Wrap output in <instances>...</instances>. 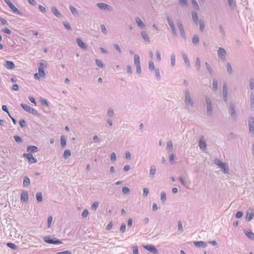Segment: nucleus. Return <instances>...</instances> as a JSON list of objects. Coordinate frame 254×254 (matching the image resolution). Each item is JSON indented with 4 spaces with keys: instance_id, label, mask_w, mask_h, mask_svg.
<instances>
[{
    "instance_id": "nucleus-1",
    "label": "nucleus",
    "mask_w": 254,
    "mask_h": 254,
    "mask_svg": "<svg viewBox=\"0 0 254 254\" xmlns=\"http://www.w3.org/2000/svg\"><path fill=\"white\" fill-rule=\"evenodd\" d=\"M185 94V108L187 110H191L194 106V102L192 100L189 89H186L184 91Z\"/></svg>"
},
{
    "instance_id": "nucleus-2",
    "label": "nucleus",
    "mask_w": 254,
    "mask_h": 254,
    "mask_svg": "<svg viewBox=\"0 0 254 254\" xmlns=\"http://www.w3.org/2000/svg\"><path fill=\"white\" fill-rule=\"evenodd\" d=\"M205 102L206 106L207 115L209 116H211L213 114L212 102L210 98L207 96L205 97Z\"/></svg>"
},
{
    "instance_id": "nucleus-3",
    "label": "nucleus",
    "mask_w": 254,
    "mask_h": 254,
    "mask_svg": "<svg viewBox=\"0 0 254 254\" xmlns=\"http://www.w3.org/2000/svg\"><path fill=\"white\" fill-rule=\"evenodd\" d=\"M20 106L26 112H28L30 114H31L33 115L38 116L39 113L38 112L35 110L34 108L31 107L30 106L25 104L24 103H21Z\"/></svg>"
},
{
    "instance_id": "nucleus-4",
    "label": "nucleus",
    "mask_w": 254,
    "mask_h": 254,
    "mask_svg": "<svg viewBox=\"0 0 254 254\" xmlns=\"http://www.w3.org/2000/svg\"><path fill=\"white\" fill-rule=\"evenodd\" d=\"M43 240L45 242L48 244L56 245L62 244V242L60 240L57 239L56 238H52L50 236L44 237L43 238Z\"/></svg>"
},
{
    "instance_id": "nucleus-5",
    "label": "nucleus",
    "mask_w": 254,
    "mask_h": 254,
    "mask_svg": "<svg viewBox=\"0 0 254 254\" xmlns=\"http://www.w3.org/2000/svg\"><path fill=\"white\" fill-rule=\"evenodd\" d=\"M4 2L7 4L11 10L15 13L21 15H22V13L9 0H3Z\"/></svg>"
},
{
    "instance_id": "nucleus-6",
    "label": "nucleus",
    "mask_w": 254,
    "mask_h": 254,
    "mask_svg": "<svg viewBox=\"0 0 254 254\" xmlns=\"http://www.w3.org/2000/svg\"><path fill=\"white\" fill-rule=\"evenodd\" d=\"M166 19H167L168 23L169 25L170 26V28L171 29L173 35L174 36L176 37L177 35V32H176V28H175V25H174V23L173 22V21L170 18L169 16H167L166 17Z\"/></svg>"
},
{
    "instance_id": "nucleus-7",
    "label": "nucleus",
    "mask_w": 254,
    "mask_h": 254,
    "mask_svg": "<svg viewBox=\"0 0 254 254\" xmlns=\"http://www.w3.org/2000/svg\"><path fill=\"white\" fill-rule=\"evenodd\" d=\"M23 156L28 160V161L30 164L36 163L37 162L36 159L33 156L31 153H24Z\"/></svg>"
},
{
    "instance_id": "nucleus-8",
    "label": "nucleus",
    "mask_w": 254,
    "mask_h": 254,
    "mask_svg": "<svg viewBox=\"0 0 254 254\" xmlns=\"http://www.w3.org/2000/svg\"><path fill=\"white\" fill-rule=\"evenodd\" d=\"M248 126L250 132H254V117H251L248 120Z\"/></svg>"
},
{
    "instance_id": "nucleus-9",
    "label": "nucleus",
    "mask_w": 254,
    "mask_h": 254,
    "mask_svg": "<svg viewBox=\"0 0 254 254\" xmlns=\"http://www.w3.org/2000/svg\"><path fill=\"white\" fill-rule=\"evenodd\" d=\"M144 248L146 250H148V251H149L151 253H152L153 254H158V251L157 249L155 247V246H154L152 245H151V244L147 245L146 246H144Z\"/></svg>"
},
{
    "instance_id": "nucleus-10",
    "label": "nucleus",
    "mask_w": 254,
    "mask_h": 254,
    "mask_svg": "<svg viewBox=\"0 0 254 254\" xmlns=\"http://www.w3.org/2000/svg\"><path fill=\"white\" fill-rule=\"evenodd\" d=\"M226 52L224 49L220 47L218 50V56L222 60H225L226 57Z\"/></svg>"
},
{
    "instance_id": "nucleus-11",
    "label": "nucleus",
    "mask_w": 254,
    "mask_h": 254,
    "mask_svg": "<svg viewBox=\"0 0 254 254\" xmlns=\"http://www.w3.org/2000/svg\"><path fill=\"white\" fill-rule=\"evenodd\" d=\"M177 25L180 32L181 35L184 38H186V33L184 30V28L183 27V24L181 23L180 20H177Z\"/></svg>"
},
{
    "instance_id": "nucleus-12",
    "label": "nucleus",
    "mask_w": 254,
    "mask_h": 254,
    "mask_svg": "<svg viewBox=\"0 0 254 254\" xmlns=\"http://www.w3.org/2000/svg\"><path fill=\"white\" fill-rule=\"evenodd\" d=\"M46 67V65H45L44 63H41L40 64V66L38 67V73L41 77H44L45 75L44 69Z\"/></svg>"
},
{
    "instance_id": "nucleus-13",
    "label": "nucleus",
    "mask_w": 254,
    "mask_h": 254,
    "mask_svg": "<svg viewBox=\"0 0 254 254\" xmlns=\"http://www.w3.org/2000/svg\"><path fill=\"white\" fill-rule=\"evenodd\" d=\"M97 5L101 9L108 10L109 11L112 10L111 6L105 3H98Z\"/></svg>"
},
{
    "instance_id": "nucleus-14",
    "label": "nucleus",
    "mask_w": 254,
    "mask_h": 254,
    "mask_svg": "<svg viewBox=\"0 0 254 254\" xmlns=\"http://www.w3.org/2000/svg\"><path fill=\"white\" fill-rule=\"evenodd\" d=\"M228 87L226 82L224 83L223 86V96L224 100L226 102L227 101Z\"/></svg>"
},
{
    "instance_id": "nucleus-15",
    "label": "nucleus",
    "mask_w": 254,
    "mask_h": 254,
    "mask_svg": "<svg viewBox=\"0 0 254 254\" xmlns=\"http://www.w3.org/2000/svg\"><path fill=\"white\" fill-rule=\"evenodd\" d=\"M250 106L251 111H254V93L253 92L250 95Z\"/></svg>"
},
{
    "instance_id": "nucleus-16",
    "label": "nucleus",
    "mask_w": 254,
    "mask_h": 254,
    "mask_svg": "<svg viewBox=\"0 0 254 254\" xmlns=\"http://www.w3.org/2000/svg\"><path fill=\"white\" fill-rule=\"evenodd\" d=\"M135 20L138 26L141 29H144L145 25L139 17H136Z\"/></svg>"
},
{
    "instance_id": "nucleus-17",
    "label": "nucleus",
    "mask_w": 254,
    "mask_h": 254,
    "mask_svg": "<svg viewBox=\"0 0 254 254\" xmlns=\"http://www.w3.org/2000/svg\"><path fill=\"white\" fill-rule=\"evenodd\" d=\"M199 146L200 149L204 151L206 149V143L205 141L203 140V137H201V138L199 140Z\"/></svg>"
},
{
    "instance_id": "nucleus-18",
    "label": "nucleus",
    "mask_w": 254,
    "mask_h": 254,
    "mask_svg": "<svg viewBox=\"0 0 254 254\" xmlns=\"http://www.w3.org/2000/svg\"><path fill=\"white\" fill-rule=\"evenodd\" d=\"M76 42L78 46L82 49H86L87 48V45L83 42L80 38L76 39Z\"/></svg>"
},
{
    "instance_id": "nucleus-19",
    "label": "nucleus",
    "mask_w": 254,
    "mask_h": 254,
    "mask_svg": "<svg viewBox=\"0 0 254 254\" xmlns=\"http://www.w3.org/2000/svg\"><path fill=\"white\" fill-rule=\"evenodd\" d=\"M4 66L7 69H12L15 67V64L13 62L11 61H6Z\"/></svg>"
},
{
    "instance_id": "nucleus-20",
    "label": "nucleus",
    "mask_w": 254,
    "mask_h": 254,
    "mask_svg": "<svg viewBox=\"0 0 254 254\" xmlns=\"http://www.w3.org/2000/svg\"><path fill=\"white\" fill-rule=\"evenodd\" d=\"M156 171V167L154 165H152L150 167L149 171V177L151 178H154Z\"/></svg>"
},
{
    "instance_id": "nucleus-21",
    "label": "nucleus",
    "mask_w": 254,
    "mask_h": 254,
    "mask_svg": "<svg viewBox=\"0 0 254 254\" xmlns=\"http://www.w3.org/2000/svg\"><path fill=\"white\" fill-rule=\"evenodd\" d=\"M21 200L23 202H27L28 199V192L26 191H23L21 194Z\"/></svg>"
},
{
    "instance_id": "nucleus-22",
    "label": "nucleus",
    "mask_w": 254,
    "mask_h": 254,
    "mask_svg": "<svg viewBox=\"0 0 254 254\" xmlns=\"http://www.w3.org/2000/svg\"><path fill=\"white\" fill-rule=\"evenodd\" d=\"M27 151L31 153H35L38 151V147L36 146H28L26 148Z\"/></svg>"
},
{
    "instance_id": "nucleus-23",
    "label": "nucleus",
    "mask_w": 254,
    "mask_h": 254,
    "mask_svg": "<svg viewBox=\"0 0 254 254\" xmlns=\"http://www.w3.org/2000/svg\"><path fill=\"white\" fill-rule=\"evenodd\" d=\"M51 11L52 13L57 17H61L62 15L61 13L58 11V9L55 6H53L51 8Z\"/></svg>"
},
{
    "instance_id": "nucleus-24",
    "label": "nucleus",
    "mask_w": 254,
    "mask_h": 254,
    "mask_svg": "<svg viewBox=\"0 0 254 254\" xmlns=\"http://www.w3.org/2000/svg\"><path fill=\"white\" fill-rule=\"evenodd\" d=\"M245 235L251 240H254V233L250 229L245 231Z\"/></svg>"
},
{
    "instance_id": "nucleus-25",
    "label": "nucleus",
    "mask_w": 254,
    "mask_h": 254,
    "mask_svg": "<svg viewBox=\"0 0 254 254\" xmlns=\"http://www.w3.org/2000/svg\"><path fill=\"white\" fill-rule=\"evenodd\" d=\"M193 244L197 247L206 248L207 247V244L202 241H194Z\"/></svg>"
},
{
    "instance_id": "nucleus-26",
    "label": "nucleus",
    "mask_w": 254,
    "mask_h": 254,
    "mask_svg": "<svg viewBox=\"0 0 254 254\" xmlns=\"http://www.w3.org/2000/svg\"><path fill=\"white\" fill-rule=\"evenodd\" d=\"M219 168L221 169V170L223 171V172L224 173H225V174L228 173L229 167L225 163H223V164H222L219 167Z\"/></svg>"
},
{
    "instance_id": "nucleus-27",
    "label": "nucleus",
    "mask_w": 254,
    "mask_h": 254,
    "mask_svg": "<svg viewBox=\"0 0 254 254\" xmlns=\"http://www.w3.org/2000/svg\"><path fill=\"white\" fill-rule=\"evenodd\" d=\"M140 34L144 41L148 43L150 42L148 34L146 31H141Z\"/></svg>"
},
{
    "instance_id": "nucleus-28",
    "label": "nucleus",
    "mask_w": 254,
    "mask_h": 254,
    "mask_svg": "<svg viewBox=\"0 0 254 254\" xmlns=\"http://www.w3.org/2000/svg\"><path fill=\"white\" fill-rule=\"evenodd\" d=\"M30 184V179L27 176H25L23 178V186L24 187H28Z\"/></svg>"
},
{
    "instance_id": "nucleus-29",
    "label": "nucleus",
    "mask_w": 254,
    "mask_h": 254,
    "mask_svg": "<svg viewBox=\"0 0 254 254\" xmlns=\"http://www.w3.org/2000/svg\"><path fill=\"white\" fill-rule=\"evenodd\" d=\"M182 55L185 63L186 64L187 67H189L190 65V64L189 60L188 58L187 55L184 52H182Z\"/></svg>"
},
{
    "instance_id": "nucleus-30",
    "label": "nucleus",
    "mask_w": 254,
    "mask_h": 254,
    "mask_svg": "<svg viewBox=\"0 0 254 254\" xmlns=\"http://www.w3.org/2000/svg\"><path fill=\"white\" fill-rule=\"evenodd\" d=\"M191 14L193 21L195 23L197 24V22H198V16L197 13L195 11H192L191 12Z\"/></svg>"
},
{
    "instance_id": "nucleus-31",
    "label": "nucleus",
    "mask_w": 254,
    "mask_h": 254,
    "mask_svg": "<svg viewBox=\"0 0 254 254\" xmlns=\"http://www.w3.org/2000/svg\"><path fill=\"white\" fill-rule=\"evenodd\" d=\"M171 65L174 67L176 65V56L174 53H172L170 56Z\"/></svg>"
},
{
    "instance_id": "nucleus-32",
    "label": "nucleus",
    "mask_w": 254,
    "mask_h": 254,
    "mask_svg": "<svg viewBox=\"0 0 254 254\" xmlns=\"http://www.w3.org/2000/svg\"><path fill=\"white\" fill-rule=\"evenodd\" d=\"M134 63L135 65H140V57L136 54H134Z\"/></svg>"
},
{
    "instance_id": "nucleus-33",
    "label": "nucleus",
    "mask_w": 254,
    "mask_h": 254,
    "mask_svg": "<svg viewBox=\"0 0 254 254\" xmlns=\"http://www.w3.org/2000/svg\"><path fill=\"white\" fill-rule=\"evenodd\" d=\"M201 67V62L199 58L196 59L195 68L197 71H199Z\"/></svg>"
},
{
    "instance_id": "nucleus-34",
    "label": "nucleus",
    "mask_w": 254,
    "mask_h": 254,
    "mask_svg": "<svg viewBox=\"0 0 254 254\" xmlns=\"http://www.w3.org/2000/svg\"><path fill=\"white\" fill-rule=\"evenodd\" d=\"M71 156L70 151L68 149H66L64 151L63 157L64 159H67Z\"/></svg>"
},
{
    "instance_id": "nucleus-35",
    "label": "nucleus",
    "mask_w": 254,
    "mask_h": 254,
    "mask_svg": "<svg viewBox=\"0 0 254 254\" xmlns=\"http://www.w3.org/2000/svg\"><path fill=\"white\" fill-rule=\"evenodd\" d=\"M69 9L71 11L72 14H73L74 15H76L78 14L77 10L72 5H70L69 6Z\"/></svg>"
},
{
    "instance_id": "nucleus-36",
    "label": "nucleus",
    "mask_w": 254,
    "mask_h": 254,
    "mask_svg": "<svg viewBox=\"0 0 254 254\" xmlns=\"http://www.w3.org/2000/svg\"><path fill=\"white\" fill-rule=\"evenodd\" d=\"M61 144L62 147H65L66 146V139L64 135L61 136Z\"/></svg>"
},
{
    "instance_id": "nucleus-37",
    "label": "nucleus",
    "mask_w": 254,
    "mask_h": 254,
    "mask_svg": "<svg viewBox=\"0 0 254 254\" xmlns=\"http://www.w3.org/2000/svg\"><path fill=\"white\" fill-rule=\"evenodd\" d=\"M36 198L38 202H41L43 200L42 194L41 192H38L36 194Z\"/></svg>"
},
{
    "instance_id": "nucleus-38",
    "label": "nucleus",
    "mask_w": 254,
    "mask_h": 254,
    "mask_svg": "<svg viewBox=\"0 0 254 254\" xmlns=\"http://www.w3.org/2000/svg\"><path fill=\"white\" fill-rule=\"evenodd\" d=\"M148 65H149V69L151 71L155 70L156 69L155 67L154 63L152 61V60H150L149 61Z\"/></svg>"
},
{
    "instance_id": "nucleus-39",
    "label": "nucleus",
    "mask_w": 254,
    "mask_h": 254,
    "mask_svg": "<svg viewBox=\"0 0 254 254\" xmlns=\"http://www.w3.org/2000/svg\"><path fill=\"white\" fill-rule=\"evenodd\" d=\"M161 200L163 203H165L166 201V194L165 191L161 192Z\"/></svg>"
},
{
    "instance_id": "nucleus-40",
    "label": "nucleus",
    "mask_w": 254,
    "mask_h": 254,
    "mask_svg": "<svg viewBox=\"0 0 254 254\" xmlns=\"http://www.w3.org/2000/svg\"><path fill=\"white\" fill-rule=\"evenodd\" d=\"M254 216V214L253 213L248 212L246 218V221H251L253 219Z\"/></svg>"
},
{
    "instance_id": "nucleus-41",
    "label": "nucleus",
    "mask_w": 254,
    "mask_h": 254,
    "mask_svg": "<svg viewBox=\"0 0 254 254\" xmlns=\"http://www.w3.org/2000/svg\"><path fill=\"white\" fill-rule=\"evenodd\" d=\"M107 115L110 117H112L115 115L114 111L112 108H110L108 109Z\"/></svg>"
},
{
    "instance_id": "nucleus-42",
    "label": "nucleus",
    "mask_w": 254,
    "mask_h": 254,
    "mask_svg": "<svg viewBox=\"0 0 254 254\" xmlns=\"http://www.w3.org/2000/svg\"><path fill=\"white\" fill-rule=\"evenodd\" d=\"M167 149L170 151H172L173 148V143L171 141H168L167 143Z\"/></svg>"
},
{
    "instance_id": "nucleus-43",
    "label": "nucleus",
    "mask_w": 254,
    "mask_h": 254,
    "mask_svg": "<svg viewBox=\"0 0 254 254\" xmlns=\"http://www.w3.org/2000/svg\"><path fill=\"white\" fill-rule=\"evenodd\" d=\"M95 62L96 64L101 68H103L105 66L104 64L103 63V62L98 59H95Z\"/></svg>"
},
{
    "instance_id": "nucleus-44",
    "label": "nucleus",
    "mask_w": 254,
    "mask_h": 254,
    "mask_svg": "<svg viewBox=\"0 0 254 254\" xmlns=\"http://www.w3.org/2000/svg\"><path fill=\"white\" fill-rule=\"evenodd\" d=\"M191 3H192V4L193 5V7L195 9H196L197 10H199V5H198L197 1L195 0H191Z\"/></svg>"
},
{
    "instance_id": "nucleus-45",
    "label": "nucleus",
    "mask_w": 254,
    "mask_h": 254,
    "mask_svg": "<svg viewBox=\"0 0 254 254\" xmlns=\"http://www.w3.org/2000/svg\"><path fill=\"white\" fill-rule=\"evenodd\" d=\"M227 71L228 73H231L232 72V68L231 64L228 62L226 64Z\"/></svg>"
},
{
    "instance_id": "nucleus-46",
    "label": "nucleus",
    "mask_w": 254,
    "mask_h": 254,
    "mask_svg": "<svg viewBox=\"0 0 254 254\" xmlns=\"http://www.w3.org/2000/svg\"><path fill=\"white\" fill-rule=\"evenodd\" d=\"M199 30L200 31L202 32L204 30L205 24L203 21H199Z\"/></svg>"
},
{
    "instance_id": "nucleus-47",
    "label": "nucleus",
    "mask_w": 254,
    "mask_h": 254,
    "mask_svg": "<svg viewBox=\"0 0 254 254\" xmlns=\"http://www.w3.org/2000/svg\"><path fill=\"white\" fill-rule=\"evenodd\" d=\"M212 82H213V90L214 91H216L217 89V86H218L217 81L216 79L214 78L213 79Z\"/></svg>"
},
{
    "instance_id": "nucleus-48",
    "label": "nucleus",
    "mask_w": 254,
    "mask_h": 254,
    "mask_svg": "<svg viewBox=\"0 0 254 254\" xmlns=\"http://www.w3.org/2000/svg\"><path fill=\"white\" fill-rule=\"evenodd\" d=\"M154 70H155L156 78L158 80L160 79L161 75H160L159 69L158 68H156Z\"/></svg>"
},
{
    "instance_id": "nucleus-49",
    "label": "nucleus",
    "mask_w": 254,
    "mask_h": 254,
    "mask_svg": "<svg viewBox=\"0 0 254 254\" xmlns=\"http://www.w3.org/2000/svg\"><path fill=\"white\" fill-rule=\"evenodd\" d=\"M199 42V38L197 36V35H194L193 36V38H192V43L196 45L197 44H198Z\"/></svg>"
},
{
    "instance_id": "nucleus-50",
    "label": "nucleus",
    "mask_w": 254,
    "mask_h": 254,
    "mask_svg": "<svg viewBox=\"0 0 254 254\" xmlns=\"http://www.w3.org/2000/svg\"><path fill=\"white\" fill-rule=\"evenodd\" d=\"M63 25H64L65 29L67 30L72 31V28L70 26L69 24L67 22H64Z\"/></svg>"
},
{
    "instance_id": "nucleus-51",
    "label": "nucleus",
    "mask_w": 254,
    "mask_h": 254,
    "mask_svg": "<svg viewBox=\"0 0 254 254\" xmlns=\"http://www.w3.org/2000/svg\"><path fill=\"white\" fill-rule=\"evenodd\" d=\"M179 3L181 6H186L188 5L187 0H179Z\"/></svg>"
},
{
    "instance_id": "nucleus-52",
    "label": "nucleus",
    "mask_w": 254,
    "mask_h": 254,
    "mask_svg": "<svg viewBox=\"0 0 254 254\" xmlns=\"http://www.w3.org/2000/svg\"><path fill=\"white\" fill-rule=\"evenodd\" d=\"M214 163L215 165H217L218 166L220 167L223 163L224 162H222L218 159H215L214 160Z\"/></svg>"
},
{
    "instance_id": "nucleus-53",
    "label": "nucleus",
    "mask_w": 254,
    "mask_h": 254,
    "mask_svg": "<svg viewBox=\"0 0 254 254\" xmlns=\"http://www.w3.org/2000/svg\"><path fill=\"white\" fill-rule=\"evenodd\" d=\"M250 88L252 90L254 89V79L253 78L250 79Z\"/></svg>"
},
{
    "instance_id": "nucleus-54",
    "label": "nucleus",
    "mask_w": 254,
    "mask_h": 254,
    "mask_svg": "<svg viewBox=\"0 0 254 254\" xmlns=\"http://www.w3.org/2000/svg\"><path fill=\"white\" fill-rule=\"evenodd\" d=\"M205 65L208 71L209 72V73L210 74L212 73L213 70H212V68L210 67V66L209 65V64H208V63L206 62L205 63Z\"/></svg>"
},
{
    "instance_id": "nucleus-55",
    "label": "nucleus",
    "mask_w": 254,
    "mask_h": 254,
    "mask_svg": "<svg viewBox=\"0 0 254 254\" xmlns=\"http://www.w3.org/2000/svg\"><path fill=\"white\" fill-rule=\"evenodd\" d=\"M53 220V217L52 216H49L48 217L47 223H48V227L50 228L51 227L52 222Z\"/></svg>"
},
{
    "instance_id": "nucleus-56",
    "label": "nucleus",
    "mask_w": 254,
    "mask_h": 254,
    "mask_svg": "<svg viewBox=\"0 0 254 254\" xmlns=\"http://www.w3.org/2000/svg\"><path fill=\"white\" fill-rule=\"evenodd\" d=\"M7 246L13 250H16L17 248V246L13 243H7Z\"/></svg>"
},
{
    "instance_id": "nucleus-57",
    "label": "nucleus",
    "mask_w": 254,
    "mask_h": 254,
    "mask_svg": "<svg viewBox=\"0 0 254 254\" xmlns=\"http://www.w3.org/2000/svg\"><path fill=\"white\" fill-rule=\"evenodd\" d=\"M110 159L112 161H115L117 159L116 154L115 152H112L110 155Z\"/></svg>"
},
{
    "instance_id": "nucleus-58",
    "label": "nucleus",
    "mask_w": 254,
    "mask_h": 254,
    "mask_svg": "<svg viewBox=\"0 0 254 254\" xmlns=\"http://www.w3.org/2000/svg\"><path fill=\"white\" fill-rule=\"evenodd\" d=\"M126 225L125 223H123L120 227V231L121 233H124L126 231Z\"/></svg>"
},
{
    "instance_id": "nucleus-59",
    "label": "nucleus",
    "mask_w": 254,
    "mask_h": 254,
    "mask_svg": "<svg viewBox=\"0 0 254 254\" xmlns=\"http://www.w3.org/2000/svg\"><path fill=\"white\" fill-rule=\"evenodd\" d=\"M101 29L102 32L104 34H106L107 33V29L106 26L102 24L101 25Z\"/></svg>"
},
{
    "instance_id": "nucleus-60",
    "label": "nucleus",
    "mask_w": 254,
    "mask_h": 254,
    "mask_svg": "<svg viewBox=\"0 0 254 254\" xmlns=\"http://www.w3.org/2000/svg\"><path fill=\"white\" fill-rule=\"evenodd\" d=\"M13 137L16 142H19V143L22 142V139H21V138L20 136H19L18 135H14Z\"/></svg>"
},
{
    "instance_id": "nucleus-61",
    "label": "nucleus",
    "mask_w": 254,
    "mask_h": 254,
    "mask_svg": "<svg viewBox=\"0 0 254 254\" xmlns=\"http://www.w3.org/2000/svg\"><path fill=\"white\" fill-rule=\"evenodd\" d=\"M130 191L128 187H124L122 188V191L124 193H128Z\"/></svg>"
},
{
    "instance_id": "nucleus-62",
    "label": "nucleus",
    "mask_w": 254,
    "mask_h": 254,
    "mask_svg": "<svg viewBox=\"0 0 254 254\" xmlns=\"http://www.w3.org/2000/svg\"><path fill=\"white\" fill-rule=\"evenodd\" d=\"M149 193V190L147 188H144L143 190V196L146 197Z\"/></svg>"
},
{
    "instance_id": "nucleus-63",
    "label": "nucleus",
    "mask_w": 254,
    "mask_h": 254,
    "mask_svg": "<svg viewBox=\"0 0 254 254\" xmlns=\"http://www.w3.org/2000/svg\"><path fill=\"white\" fill-rule=\"evenodd\" d=\"M227 1L231 8H233L235 6V3L234 2L233 0H227Z\"/></svg>"
},
{
    "instance_id": "nucleus-64",
    "label": "nucleus",
    "mask_w": 254,
    "mask_h": 254,
    "mask_svg": "<svg viewBox=\"0 0 254 254\" xmlns=\"http://www.w3.org/2000/svg\"><path fill=\"white\" fill-rule=\"evenodd\" d=\"M99 205V203L97 201L94 202L91 206L92 210H96Z\"/></svg>"
}]
</instances>
